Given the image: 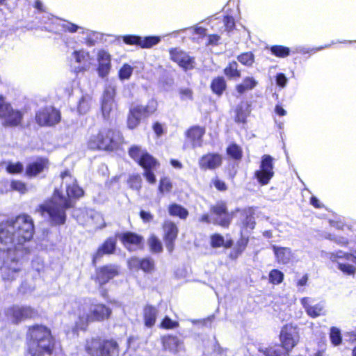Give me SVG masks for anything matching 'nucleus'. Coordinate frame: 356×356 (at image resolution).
Instances as JSON below:
<instances>
[{
  "instance_id": "28",
  "label": "nucleus",
  "mask_w": 356,
  "mask_h": 356,
  "mask_svg": "<svg viewBox=\"0 0 356 356\" xmlns=\"http://www.w3.org/2000/svg\"><path fill=\"white\" fill-rule=\"evenodd\" d=\"M48 167V161L40 159L29 163L26 168V174L29 177H35Z\"/></svg>"
},
{
  "instance_id": "18",
  "label": "nucleus",
  "mask_w": 356,
  "mask_h": 356,
  "mask_svg": "<svg viewBox=\"0 0 356 356\" xmlns=\"http://www.w3.org/2000/svg\"><path fill=\"white\" fill-rule=\"evenodd\" d=\"M205 134V129L200 126H194L186 131V140L184 147L191 144L193 148L201 147L202 145V137Z\"/></svg>"
},
{
  "instance_id": "33",
  "label": "nucleus",
  "mask_w": 356,
  "mask_h": 356,
  "mask_svg": "<svg viewBox=\"0 0 356 356\" xmlns=\"http://www.w3.org/2000/svg\"><path fill=\"white\" fill-rule=\"evenodd\" d=\"M329 258L333 263L341 262L340 259H345L356 264V250L354 254L346 253L341 250L329 253Z\"/></svg>"
},
{
  "instance_id": "63",
  "label": "nucleus",
  "mask_w": 356,
  "mask_h": 356,
  "mask_svg": "<svg viewBox=\"0 0 356 356\" xmlns=\"http://www.w3.org/2000/svg\"><path fill=\"white\" fill-rule=\"evenodd\" d=\"M213 183L214 186L218 191H225L227 190V185L223 181L216 178L213 181Z\"/></svg>"
},
{
  "instance_id": "4",
  "label": "nucleus",
  "mask_w": 356,
  "mask_h": 356,
  "mask_svg": "<svg viewBox=\"0 0 356 356\" xmlns=\"http://www.w3.org/2000/svg\"><path fill=\"white\" fill-rule=\"evenodd\" d=\"M280 337L282 346L260 347L259 351L264 356H289V351L295 347L299 341L298 329L291 324L286 325L282 328Z\"/></svg>"
},
{
  "instance_id": "21",
  "label": "nucleus",
  "mask_w": 356,
  "mask_h": 356,
  "mask_svg": "<svg viewBox=\"0 0 356 356\" xmlns=\"http://www.w3.org/2000/svg\"><path fill=\"white\" fill-rule=\"evenodd\" d=\"M116 247V240L109 238L98 248L92 256V264L96 265L98 260L104 254H110L114 252Z\"/></svg>"
},
{
  "instance_id": "11",
  "label": "nucleus",
  "mask_w": 356,
  "mask_h": 356,
  "mask_svg": "<svg viewBox=\"0 0 356 356\" xmlns=\"http://www.w3.org/2000/svg\"><path fill=\"white\" fill-rule=\"evenodd\" d=\"M212 222L222 227H228L232 221V215L228 212L225 202H218L211 207Z\"/></svg>"
},
{
  "instance_id": "55",
  "label": "nucleus",
  "mask_w": 356,
  "mask_h": 356,
  "mask_svg": "<svg viewBox=\"0 0 356 356\" xmlns=\"http://www.w3.org/2000/svg\"><path fill=\"white\" fill-rule=\"evenodd\" d=\"M224 245V237L219 234H215L211 236V245L213 248L222 247Z\"/></svg>"
},
{
  "instance_id": "25",
  "label": "nucleus",
  "mask_w": 356,
  "mask_h": 356,
  "mask_svg": "<svg viewBox=\"0 0 356 356\" xmlns=\"http://www.w3.org/2000/svg\"><path fill=\"white\" fill-rule=\"evenodd\" d=\"M114 107V91L106 89L103 95L102 111L104 118H108L111 111Z\"/></svg>"
},
{
  "instance_id": "38",
  "label": "nucleus",
  "mask_w": 356,
  "mask_h": 356,
  "mask_svg": "<svg viewBox=\"0 0 356 356\" xmlns=\"http://www.w3.org/2000/svg\"><path fill=\"white\" fill-rule=\"evenodd\" d=\"M92 98L88 95H84L79 101L77 111L80 114L87 113L91 107Z\"/></svg>"
},
{
  "instance_id": "3",
  "label": "nucleus",
  "mask_w": 356,
  "mask_h": 356,
  "mask_svg": "<svg viewBox=\"0 0 356 356\" xmlns=\"http://www.w3.org/2000/svg\"><path fill=\"white\" fill-rule=\"evenodd\" d=\"M28 350L31 356H51L54 340L50 330L42 325H35L27 333Z\"/></svg>"
},
{
  "instance_id": "60",
  "label": "nucleus",
  "mask_w": 356,
  "mask_h": 356,
  "mask_svg": "<svg viewBox=\"0 0 356 356\" xmlns=\"http://www.w3.org/2000/svg\"><path fill=\"white\" fill-rule=\"evenodd\" d=\"M331 46V44H326L325 46H321V47H315V48H312V49H309V48H307V47H300L298 50V53H300V54H309L310 52H316L318 51H320V50H322L325 48H328Z\"/></svg>"
},
{
  "instance_id": "5",
  "label": "nucleus",
  "mask_w": 356,
  "mask_h": 356,
  "mask_svg": "<svg viewBox=\"0 0 356 356\" xmlns=\"http://www.w3.org/2000/svg\"><path fill=\"white\" fill-rule=\"evenodd\" d=\"M122 139V135L118 130L104 128L89 138L88 146L91 149L111 151L118 147Z\"/></svg>"
},
{
  "instance_id": "24",
  "label": "nucleus",
  "mask_w": 356,
  "mask_h": 356,
  "mask_svg": "<svg viewBox=\"0 0 356 356\" xmlns=\"http://www.w3.org/2000/svg\"><path fill=\"white\" fill-rule=\"evenodd\" d=\"M79 34L81 35L83 42H84L88 47L95 46V44L102 40L103 34L94 31L86 28L82 27Z\"/></svg>"
},
{
  "instance_id": "50",
  "label": "nucleus",
  "mask_w": 356,
  "mask_h": 356,
  "mask_svg": "<svg viewBox=\"0 0 356 356\" xmlns=\"http://www.w3.org/2000/svg\"><path fill=\"white\" fill-rule=\"evenodd\" d=\"M129 187L134 190L139 191L141 188V177L138 175H133L128 180Z\"/></svg>"
},
{
  "instance_id": "23",
  "label": "nucleus",
  "mask_w": 356,
  "mask_h": 356,
  "mask_svg": "<svg viewBox=\"0 0 356 356\" xmlns=\"http://www.w3.org/2000/svg\"><path fill=\"white\" fill-rule=\"evenodd\" d=\"M309 302L310 298L307 297L302 298L300 300V303L309 316L316 318L323 315L324 305L323 303L320 302L315 305H311Z\"/></svg>"
},
{
  "instance_id": "41",
  "label": "nucleus",
  "mask_w": 356,
  "mask_h": 356,
  "mask_svg": "<svg viewBox=\"0 0 356 356\" xmlns=\"http://www.w3.org/2000/svg\"><path fill=\"white\" fill-rule=\"evenodd\" d=\"M87 214L90 216L95 227L102 228L105 226L103 216L100 213L94 210H90L87 211Z\"/></svg>"
},
{
  "instance_id": "47",
  "label": "nucleus",
  "mask_w": 356,
  "mask_h": 356,
  "mask_svg": "<svg viewBox=\"0 0 356 356\" xmlns=\"http://www.w3.org/2000/svg\"><path fill=\"white\" fill-rule=\"evenodd\" d=\"M284 280V273L277 269H273L269 273V280L273 284H279Z\"/></svg>"
},
{
  "instance_id": "58",
  "label": "nucleus",
  "mask_w": 356,
  "mask_h": 356,
  "mask_svg": "<svg viewBox=\"0 0 356 356\" xmlns=\"http://www.w3.org/2000/svg\"><path fill=\"white\" fill-rule=\"evenodd\" d=\"M156 164L157 163L154 165H152V166L143 168L145 169L144 176L145 177L147 181L150 184H154L156 182V177L152 170L156 167Z\"/></svg>"
},
{
  "instance_id": "48",
  "label": "nucleus",
  "mask_w": 356,
  "mask_h": 356,
  "mask_svg": "<svg viewBox=\"0 0 356 356\" xmlns=\"http://www.w3.org/2000/svg\"><path fill=\"white\" fill-rule=\"evenodd\" d=\"M237 59L243 65L251 66L254 63V56L252 52H246L239 55Z\"/></svg>"
},
{
  "instance_id": "27",
  "label": "nucleus",
  "mask_w": 356,
  "mask_h": 356,
  "mask_svg": "<svg viewBox=\"0 0 356 356\" xmlns=\"http://www.w3.org/2000/svg\"><path fill=\"white\" fill-rule=\"evenodd\" d=\"M119 238L129 250H132V246L139 247L143 241L142 236L130 232L122 234Z\"/></svg>"
},
{
  "instance_id": "31",
  "label": "nucleus",
  "mask_w": 356,
  "mask_h": 356,
  "mask_svg": "<svg viewBox=\"0 0 356 356\" xmlns=\"http://www.w3.org/2000/svg\"><path fill=\"white\" fill-rule=\"evenodd\" d=\"M158 310L155 307L146 305L143 309V317L145 326L152 327L156 322Z\"/></svg>"
},
{
  "instance_id": "59",
  "label": "nucleus",
  "mask_w": 356,
  "mask_h": 356,
  "mask_svg": "<svg viewBox=\"0 0 356 356\" xmlns=\"http://www.w3.org/2000/svg\"><path fill=\"white\" fill-rule=\"evenodd\" d=\"M276 84L280 88H284L288 82V79L284 73H277L275 76Z\"/></svg>"
},
{
  "instance_id": "17",
  "label": "nucleus",
  "mask_w": 356,
  "mask_h": 356,
  "mask_svg": "<svg viewBox=\"0 0 356 356\" xmlns=\"http://www.w3.org/2000/svg\"><path fill=\"white\" fill-rule=\"evenodd\" d=\"M222 156L218 153H208L199 160V166L202 170H213L222 164Z\"/></svg>"
},
{
  "instance_id": "14",
  "label": "nucleus",
  "mask_w": 356,
  "mask_h": 356,
  "mask_svg": "<svg viewBox=\"0 0 356 356\" xmlns=\"http://www.w3.org/2000/svg\"><path fill=\"white\" fill-rule=\"evenodd\" d=\"M129 155L143 168H147L156 163V159L140 146L131 147Z\"/></svg>"
},
{
  "instance_id": "20",
  "label": "nucleus",
  "mask_w": 356,
  "mask_h": 356,
  "mask_svg": "<svg viewBox=\"0 0 356 356\" xmlns=\"http://www.w3.org/2000/svg\"><path fill=\"white\" fill-rule=\"evenodd\" d=\"M97 60L99 63L97 69L99 76L102 78H104L108 74L111 70V55L105 50L102 49L97 53Z\"/></svg>"
},
{
  "instance_id": "45",
  "label": "nucleus",
  "mask_w": 356,
  "mask_h": 356,
  "mask_svg": "<svg viewBox=\"0 0 356 356\" xmlns=\"http://www.w3.org/2000/svg\"><path fill=\"white\" fill-rule=\"evenodd\" d=\"M248 243V238L245 237H241L236 243V245L234 249V253L231 254V257L234 258L237 257L239 254H241L245 249Z\"/></svg>"
},
{
  "instance_id": "61",
  "label": "nucleus",
  "mask_w": 356,
  "mask_h": 356,
  "mask_svg": "<svg viewBox=\"0 0 356 356\" xmlns=\"http://www.w3.org/2000/svg\"><path fill=\"white\" fill-rule=\"evenodd\" d=\"M223 22L227 31H232L235 26L234 19L231 16H226L223 19Z\"/></svg>"
},
{
  "instance_id": "13",
  "label": "nucleus",
  "mask_w": 356,
  "mask_h": 356,
  "mask_svg": "<svg viewBox=\"0 0 356 356\" xmlns=\"http://www.w3.org/2000/svg\"><path fill=\"white\" fill-rule=\"evenodd\" d=\"M35 120L40 126H53L60 122V114L54 108L47 107L36 113Z\"/></svg>"
},
{
  "instance_id": "62",
  "label": "nucleus",
  "mask_w": 356,
  "mask_h": 356,
  "mask_svg": "<svg viewBox=\"0 0 356 356\" xmlns=\"http://www.w3.org/2000/svg\"><path fill=\"white\" fill-rule=\"evenodd\" d=\"M177 325V322L172 321L169 317L166 316L162 321L161 326L165 329H170Z\"/></svg>"
},
{
  "instance_id": "43",
  "label": "nucleus",
  "mask_w": 356,
  "mask_h": 356,
  "mask_svg": "<svg viewBox=\"0 0 356 356\" xmlns=\"http://www.w3.org/2000/svg\"><path fill=\"white\" fill-rule=\"evenodd\" d=\"M227 154L234 159L239 160L242 157V149L236 143H232L227 148Z\"/></svg>"
},
{
  "instance_id": "52",
  "label": "nucleus",
  "mask_w": 356,
  "mask_h": 356,
  "mask_svg": "<svg viewBox=\"0 0 356 356\" xmlns=\"http://www.w3.org/2000/svg\"><path fill=\"white\" fill-rule=\"evenodd\" d=\"M123 42L129 45H137L140 47V40H141V36L135 35H126L122 36Z\"/></svg>"
},
{
  "instance_id": "29",
  "label": "nucleus",
  "mask_w": 356,
  "mask_h": 356,
  "mask_svg": "<svg viewBox=\"0 0 356 356\" xmlns=\"http://www.w3.org/2000/svg\"><path fill=\"white\" fill-rule=\"evenodd\" d=\"M251 104L248 102H242L236 108L235 121L237 123H246L247 118L251 113Z\"/></svg>"
},
{
  "instance_id": "34",
  "label": "nucleus",
  "mask_w": 356,
  "mask_h": 356,
  "mask_svg": "<svg viewBox=\"0 0 356 356\" xmlns=\"http://www.w3.org/2000/svg\"><path fill=\"white\" fill-rule=\"evenodd\" d=\"M226 88L227 83L223 76L214 78L211 83V89L212 92L218 97L222 95Z\"/></svg>"
},
{
  "instance_id": "56",
  "label": "nucleus",
  "mask_w": 356,
  "mask_h": 356,
  "mask_svg": "<svg viewBox=\"0 0 356 356\" xmlns=\"http://www.w3.org/2000/svg\"><path fill=\"white\" fill-rule=\"evenodd\" d=\"M172 188V184L168 178H163L160 181L159 190L161 193L169 192Z\"/></svg>"
},
{
  "instance_id": "8",
  "label": "nucleus",
  "mask_w": 356,
  "mask_h": 356,
  "mask_svg": "<svg viewBox=\"0 0 356 356\" xmlns=\"http://www.w3.org/2000/svg\"><path fill=\"white\" fill-rule=\"evenodd\" d=\"M86 350L90 356H116L118 355V345L114 340L92 339L87 341Z\"/></svg>"
},
{
  "instance_id": "42",
  "label": "nucleus",
  "mask_w": 356,
  "mask_h": 356,
  "mask_svg": "<svg viewBox=\"0 0 356 356\" xmlns=\"http://www.w3.org/2000/svg\"><path fill=\"white\" fill-rule=\"evenodd\" d=\"M270 52L277 57L285 58L290 54V49L282 45H274L270 47Z\"/></svg>"
},
{
  "instance_id": "44",
  "label": "nucleus",
  "mask_w": 356,
  "mask_h": 356,
  "mask_svg": "<svg viewBox=\"0 0 356 356\" xmlns=\"http://www.w3.org/2000/svg\"><path fill=\"white\" fill-rule=\"evenodd\" d=\"M134 67L129 64H124L118 72V77L120 81L128 80L132 75Z\"/></svg>"
},
{
  "instance_id": "6",
  "label": "nucleus",
  "mask_w": 356,
  "mask_h": 356,
  "mask_svg": "<svg viewBox=\"0 0 356 356\" xmlns=\"http://www.w3.org/2000/svg\"><path fill=\"white\" fill-rule=\"evenodd\" d=\"M111 310L102 304H83L79 309V321L76 322V330H85L88 323L102 321L109 317Z\"/></svg>"
},
{
  "instance_id": "12",
  "label": "nucleus",
  "mask_w": 356,
  "mask_h": 356,
  "mask_svg": "<svg viewBox=\"0 0 356 356\" xmlns=\"http://www.w3.org/2000/svg\"><path fill=\"white\" fill-rule=\"evenodd\" d=\"M6 314L10 321L17 323L27 318H33L37 315V312L29 306L15 305L8 308Z\"/></svg>"
},
{
  "instance_id": "9",
  "label": "nucleus",
  "mask_w": 356,
  "mask_h": 356,
  "mask_svg": "<svg viewBox=\"0 0 356 356\" xmlns=\"http://www.w3.org/2000/svg\"><path fill=\"white\" fill-rule=\"evenodd\" d=\"M42 23L46 24L44 28L49 31H54L55 27H60V31L70 33H78L81 31L82 26L74 24L68 20L58 19L48 13H45L42 19Z\"/></svg>"
},
{
  "instance_id": "26",
  "label": "nucleus",
  "mask_w": 356,
  "mask_h": 356,
  "mask_svg": "<svg viewBox=\"0 0 356 356\" xmlns=\"http://www.w3.org/2000/svg\"><path fill=\"white\" fill-rule=\"evenodd\" d=\"M254 211L252 208H248L241 213L240 223L243 229H253L255 226Z\"/></svg>"
},
{
  "instance_id": "10",
  "label": "nucleus",
  "mask_w": 356,
  "mask_h": 356,
  "mask_svg": "<svg viewBox=\"0 0 356 356\" xmlns=\"http://www.w3.org/2000/svg\"><path fill=\"white\" fill-rule=\"evenodd\" d=\"M273 158L268 154L262 156L259 169L254 172V177L262 185H266L274 176Z\"/></svg>"
},
{
  "instance_id": "46",
  "label": "nucleus",
  "mask_w": 356,
  "mask_h": 356,
  "mask_svg": "<svg viewBox=\"0 0 356 356\" xmlns=\"http://www.w3.org/2000/svg\"><path fill=\"white\" fill-rule=\"evenodd\" d=\"M148 244L152 252L159 253L163 250L162 243L154 235H152L148 240Z\"/></svg>"
},
{
  "instance_id": "35",
  "label": "nucleus",
  "mask_w": 356,
  "mask_h": 356,
  "mask_svg": "<svg viewBox=\"0 0 356 356\" xmlns=\"http://www.w3.org/2000/svg\"><path fill=\"white\" fill-rule=\"evenodd\" d=\"M257 85V81L253 77H245L243 83L236 86V90L238 93L243 94L246 90L253 89Z\"/></svg>"
},
{
  "instance_id": "57",
  "label": "nucleus",
  "mask_w": 356,
  "mask_h": 356,
  "mask_svg": "<svg viewBox=\"0 0 356 356\" xmlns=\"http://www.w3.org/2000/svg\"><path fill=\"white\" fill-rule=\"evenodd\" d=\"M10 187L12 190L18 191L21 193H25L27 191L26 184L21 181H12Z\"/></svg>"
},
{
  "instance_id": "15",
  "label": "nucleus",
  "mask_w": 356,
  "mask_h": 356,
  "mask_svg": "<svg viewBox=\"0 0 356 356\" xmlns=\"http://www.w3.org/2000/svg\"><path fill=\"white\" fill-rule=\"evenodd\" d=\"M71 60L78 64L74 68V72L78 74L80 72L88 71L91 66L90 55L84 49L74 50L71 54Z\"/></svg>"
},
{
  "instance_id": "51",
  "label": "nucleus",
  "mask_w": 356,
  "mask_h": 356,
  "mask_svg": "<svg viewBox=\"0 0 356 356\" xmlns=\"http://www.w3.org/2000/svg\"><path fill=\"white\" fill-rule=\"evenodd\" d=\"M24 166L20 162L11 163L9 162L6 167V170L10 174H17L22 172Z\"/></svg>"
},
{
  "instance_id": "37",
  "label": "nucleus",
  "mask_w": 356,
  "mask_h": 356,
  "mask_svg": "<svg viewBox=\"0 0 356 356\" xmlns=\"http://www.w3.org/2000/svg\"><path fill=\"white\" fill-rule=\"evenodd\" d=\"M163 343L165 349L173 353L178 351V339L176 336L168 335L163 337Z\"/></svg>"
},
{
  "instance_id": "54",
  "label": "nucleus",
  "mask_w": 356,
  "mask_h": 356,
  "mask_svg": "<svg viewBox=\"0 0 356 356\" xmlns=\"http://www.w3.org/2000/svg\"><path fill=\"white\" fill-rule=\"evenodd\" d=\"M337 268L346 275H353L355 273V267L349 264L338 262Z\"/></svg>"
},
{
  "instance_id": "19",
  "label": "nucleus",
  "mask_w": 356,
  "mask_h": 356,
  "mask_svg": "<svg viewBox=\"0 0 356 356\" xmlns=\"http://www.w3.org/2000/svg\"><path fill=\"white\" fill-rule=\"evenodd\" d=\"M163 228L166 248L170 252L174 250V242L177 236V228L175 223L169 220L164 222Z\"/></svg>"
},
{
  "instance_id": "32",
  "label": "nucleus",
  "mask_w": 356,
  "mask_h": 356,
  "mask_svg": "<svg viewBox=\"0 0 356 356\" xmlns=\"http://www.w3.org/2000/svg\"><path fill=\"white\" fill-rule=\"evenodd\" d=\"M196 63L195 58L188 54L179 51V67L185 72L191 71L195 69Z\"/></svg>"
},
{
  "instance_id": "1",
  "label": "nucleus",
  "mask_w": 356,
  "mask_h": 356,
  "mask_svg": "<svg viewBox=\"0 0 356 356\" xmlns=\"http://www.w3.org/2000/svg\"><path fill=\"white\" fill-rule=\"evenodd\" d=\"M34 233L32 218L28 215H20L13 220L0 225V243L13 245L6 250H0L1 266L4 280H12L21 270L23 256L30 252V241Z\"/></svg>"
},
{
  "instance_id": "30",
  "label": "nucleus",
  "mask_w": 356,
  "mask_h": 356,
  "mask_svg": "<svg viewBox=\"0 0 356 356\" xmlns=\"http://www.w3.org/2000/svg\"><path fill=\"white\" fill-rule=\"evenodd\" d=\"M23 118V114L18 110H14L13 108L3 118L4 124L9 127H16L20 124Z\"/></svg>"
},
{
  "instance_id": "40",
  "label": "nucleus",
  "mask_w": 356,
  "mask_h": 356,
  "mask_svg": "<svg viewBox=\"0 0 356 356\" xmlns=\"http://www.w3.org/2000/svg\"><path fill=\"white\" fill-rule=\"evenodd\" d=\"M160 41L161 37L159 36L141 37V40H140V47L143 49H149L159 44Z\"/></svg>"
},
{
  "instance_id": "7",
  "label": "nucleus",
  "mask_w": 356,
  "mask_h": 356,
  "mask_svg": "<svg viewBox=\"0 0 356 356\" xmlns=\"http://www.w3.org/2000/svg\"><path fill=\"white\" fill-rule=\"evenodd\" d=\"M157 109V102L153 99L149 100L146 106L133 104L127 117V127L130 129L136 128L143 118L153 114Z\"/></svg>"
},
{
  "instance_id": "2",
  "label": "nucleus",
  "mask_w": 356,
  "mask_h": 356,
  "mask_svg": "<svg viewBox=\"0 0 356 356\" xmlns=\"http://www.w3.org/2000/svg\"><path fill=\"white\" fill-rule=\"evenodd\" d=\"M61 189L65 185L67 196L58 189H55L51 200L41 204L38 211L43 216H47L55 225H63L66 220L65 211L72 207L71 198H79L83 195V191L77 184L76 180L65 171L60 175Z\"/></svg>"
},
{
  "instance_id": "36",
  "label": "nucleus",
  "mask_w": 356,
  "mask_h": 356,
  "mask_svg": "<svg viewBox=\"0 0 356 356\" xmlns=\"http://www.w3.org/2000/svg\"><path fill=\"white\" fill-rule=\"evenodd\" d=\"M129 264L131 266H138L140 268L147 272L150 271L154 267L153 261L149 259L140 260L137 258H133L130 260Z\"/></svg>"
},
{
  "instance_id": "22",
  "label": "nucleus",
  "mask_w": 356,
  "mask_h": 356,
  "mask_svg": "<svg viewBox=\"0 0 356 356\" xmlns=\"http://www.w3.org/2000/svg\"><path fill=\"white\" fill-rule=\"evenodd\" d=\"M271 248L275 254V261L279 264H288L292 257L291 250L289 248L272 245Z\"/></svg>"
},
{
  "instance_id": "16",
  "label": "nucleus",
  "mask_w": 356,
  "mask_h": 356,
  "mask_svg": "<svg viewBox=\"0 0 356 356\" xmlns=\"http://www.w3.org/2000/svg\"><path fill=\"white\" fill-rule=\"evenodd\" d=\"M119 274L118 267L108 264L96 269L95 282L100 286L106 284Z\"/></svg>"
},
{
  "instance_id": "49",
  "label": "nucleus",
  "mask_w": 356,
  "mask_h": 356,
  "mask_svg": "<svg viewBox=\"0 0 356 356\" xmlns=\"http://www.w3.org/2000/svg\"><path fill=\"white\" fill-rule=\"evenodd\" d=\"M330 338L331 342L334 346H338L341 343V334L339 329L332 327L330 329Z\"/></svg>"
},
{
  "instance_id": "53",
  "label": "nucleus",
  "mask_w": 356,
  "mask_h": 356,
  "mask_svg": "<svg viewBox=\"0 0 356 356\" xmlns=\"http://www.w3.org/2000/svg\"><path fill=\"white\" fill-rule=\"evenodd\" d=\"M11 108L10 104L5 101L3 96L0 95V118L3 119Z\"/></svg>"
},
{
  "instance_id": "39",
  "label": "nucleus",
  "mask_w": 356,
  "mask_h": 356,
  "mask_svg": "<svg viewBox=\"0 0 356 356\" xmlns=\"http://www.w3.org/2000/svg\"><path fill=\"white\" fill-rule=\"evenodd\" d=\"M238 63L232 61L224 69L225 74L229 79H235L241 76V72L238 70Z\"/></svg>"
},
{
  "instance_id": "64",
  "label": "nucleus",
  "mask_w": 356,
  "mask_h": 356,
  "mask_svg": "<svg viewBox=\"0 0 356 356\" xmlns=\"http://www.w3.org/2000/svg\"><path fill=\"white\" fill-rule=\"evenodd\" d=\"M179 94L184 99H192V91L188 88L179 90Z\"/></svg>"
}]
</instances>
